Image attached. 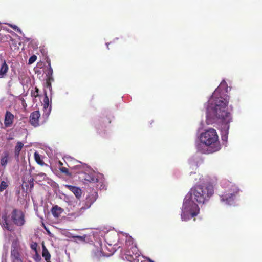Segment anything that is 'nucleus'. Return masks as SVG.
Segmentation results:
<instances>
[{"label": "nucleus", "mask_w": 262, "mask_h": 262, "mask_svg": "<svg viewBox=\"0 0 262 262\" xmlns=\"http://www.w3.org/2000/svg\"><path fill=\"white\" fill-rule=\"evenodd\" d=\"M2 219L3 220V227L8 231H13V226L11 224H9L8 222L7 216L6 215H3Z\"/></svg>", "instance_id": "obj_16"}, {"label": "nucleus", "mask_w": 262, "mask_h": 262, "mask_svg": "<svg viewBox=\"0 0 262 262\" xmlns=\"http://www.w3.org/2000/svg\"><path fill=\"white\" fill-rule=\"evenodd\" d=\"M239 191V190L236 186L231 185L229 188L224 190H217V193L220 196L221 202L226 204L232 205Z\"/></svg>", "instance_id": "obj_5"}, {"label": "nucleus", "mask_w": 262, "mask_h": 262, "mask_svg": "<svg viewBox=\"0 0 262 262\" xmlns=\"http://www.w3.org/2000/svg\"><path fill=\"white\" fill-rule=\"evenodd\" d=\"M14 116L10 112L7 111L5 114L4 125L6 127L12 126L13 123Z\"/></svg>", "instance_id": "obj_12"}, {"label": "nucleus", "mask_w": 262, "mask_h": 262, "mask_svg": "<svg viewBox=\"0 0 262 262\" xmlns=\"http://www.w3.org/2000/svg\"><path fill=\"white\" fill-rule=\"evenodd\" d=\"M79 179L84 183L88 182L95 183L98 181V179L93 172H81L79 176Z\"/></svg>", "instance_id": "obj_10"}, {"label": "nucleus", "mask_w": 262, "mask_h": 262, "mask_svg": "<svg viewBox=\"0 0 262 262\" xmlns=\"http://www.w3.org/2000/svg\"><path fill=\"white\" fill-rule=\"evenodd\" d=\"M45 96L43 99V102H44L43 107H44V108H47L49 105V98H48L46 93H45Z\"/></svg>", "instance_id": "obj_22"}, {"label": "nucleus", "mask_w": 262, "mask_h": 262, "mask_svg": "<svg viewBox=\"0 0 262 262\" xmlns=\"http://www.w3.org/2000/svg\"><path fill=\"white\" fill-rule=\"evenodd\" d=\"M53 75V69L51 68V64L49 62L48 64V69L47 70L46 72V76H51Z\"/></svg>", "instance_id": "obj_23"}, {"label": "nucleus", "mask_w": 262, "mask_h": 262, "mask_svg": "<svg viewBox=\"0 0 262 262\" xmlns=\"http://www.w3.org/2000/svg\"><path fill=\"white\" fill-rule=\"evenodd\" d=\"M12 139H13L12 137H9V138H8V140H12Z\"/></svg>", "instance_id": "obj_38"}, {"label": "nucleus", "mask_w": 262, "mask_h": 262, "mask_svg": "<svg viewBox=\"0 0 262 262\" xmlns=\"http://www.w3.org/2000/svg\"><path fill=\"white\" fill-rule=\"evenodd\" d=\"M9 158V153L7 151L4 152V156L1 159V164L3 166H5L8 163Z\"/></svg>", "instance_id": "obj_19"}, {"label": "nucleus", "mask_w": 262, "mask_h": 262, "mask_svg": "<svg viewBox=\"0 0 262 262\" xmlns=\"http://www.w3.org/2000/svg\"><path fill=\"white\" fill-rule=\"evenodd\" d=\"M58 165H59V166H62L63 165V163H62V162H61L60 161H59L58 162Z\"/></svg>", "instance_id": "obj_37"}, {"label": "nucleus", "mask_w": 262, "mask_h": 262, "mask_svg": "<svg viewBox=\"0 0 262 262\" xmlns=\"http://www.w3.org/2000/svg\"><path fill=\"white\" fill-rule=\"evenodd\" d=\"M40 117V113L38 111L33 112L30 116V123L34 127L39 125V118Z\"/></svg>", "instance_id": "obj_11"}, {"label": "nucleus", "mask_w": 262, "mask_h": 262, "mask_svg": "<svg viewBox=\"0 0 262 262\" xmlns=\"http://www.w3.org/2000/svg\"><path fill=\"white\" fill-rule=\"evenodd\" d=\"M31 96L35 98L39 96V89L37 88H35V90L31 92Z\"/></svg>", "instance_id": "obj_25"}, {"label": "nucleus", "mask_w": 262, "mask_h": 262, "mask_svg": "<svg viewBox=\"0 0 262 262\" xmlns=\"http://www.w3.org/2000/svg\"><path fill=\"white\" fill-rule=\"evenodd\" d=\"M59 170L61 172L64 173L66 176L71 177V173H70L69 171V170L68 168L64 167H61L59 168Z\"/></svg>", "instance_id": "obj_21"}, {"label": "nucleus", "mask_w": 262, "mask_h": 262, "mask_svg": "<svg viewBox=\"0 0 262 262\" xmlns=\"http://www.w3.org/2000/svg\"><path fill=\"white\" fill-rule=\"evenodd\" d=\"M23 146L24 144L22 142L19 141L17 143L14 150V154L16 157H18L19 156L20 151L22 149Z\"/></svg>", "instance_id": "obj_18"}, {"label": "nucleus", "mask_w": 262, "mask_h": 262, "mask_svg": "<svg viewBox=\"0 0 262 262\" xmlns=\"http://www.w3.org/2000/svg\"><path fill=\"white\" fill-rule=\"evenodd\" d=\"M46 176V175L45 173L41 172L36 175L35 178L37 179V177L39 176L41 178H42L43 179H45Z\"/></svg>", "instance_id": "obj_33"}, {"label": "nucleus", "mask_w": 262, "mask_h": 262, "mask_svg": "<svg viewBox=\"0 0 262 262\" xmlns=\"http://www.w3.org/2000/svg\"><path fill=\"white\" fill-rule=\"evenodd\" d=\"M97 199V193L94 192L91 193L88 195L86 197L85 202L84 206H82L80 208V210L75 213L76 216H79L82 212L86 209L89 208L91 205Z\"/></svg>", "instance_id": "obj_9"}, {"label": "nucleus", "mask_w": 262, "mask_h": 262, "mask_svg": "<svg viewBox=\"0 0 262 262\" xmlns=\"http://www.w3.org/2000/svg\"><path fill=\"white\" fill-rule=\"evenodd\" d=\"M42 256L47 262H50L51 255L44 244H42Z\"/></svg>", "instance_id": "obj_17"}, {"label": "nucleus", "mask_w": 262, "mask_h": 262, "mask_svg": "<svg viewBox=\"0 0 262 262\" xmlns=\"http://www.w3.org/2000/svg\"><path fill=\"white\" fill-rule=\"evenodd\" d=\"M63 212V209L58 205L54 206L51 209V212L54 217H59Z\"/></svg>", "instance_id": "obj_15"}, {"label": "nucleus", "mask_w": 262, "mask_h": 262, "mask_svg": "<svg viewBox=\"0 0 262 262\" xmlns=\"http://www.w3.org/2000/svg\"><path fill=\"white\" fill-rule=\"evenodd\" d=\"M47 80L51 81V82L54 81V78L53 77V75L51 76H47Z\"/></svg>", "instance_id": "obj_35"}, {"label": "nucleus", "mask_w": 262, "mask_h": 262, "mask_svg": "<svg viewBox=\"0 0 262 262\" xmlns=\"http://www.w3.org/2000/svg\"><path fill=\"white\" fill-rule=\"evenodd\" d=\"M76 237L78 238V239H80V240H83L84 238V237H83L82 236H76Z\"/></svg>", "instance_id": "obj_36"}, {"label": "nucleus", "mask_w": 262, "mask_h": 262, "mask_svg": "<svg viewBox=\"0 0 262 262\" xmlns=\"http://www.w3.org/2000/svg\"><path fill=\"white\" fill-rule=\"evenodd\" d=\"M33 258L36 262H39L41 260V257L37 252H35V254L33 256Z\"/></svg>", "instance_id": "obj_28"}, {"label": "nucleus", "mask_w": 262, "mask_h": 262, "mask_svg": "<svg viewBox=\"0 0 262 262\" xmlns=\"http://www.w3.org/2000/svg\"><path fill=\"white\" fill-rule=\"evenodd\" d=\"M46 86L48 88L49 90L51 89V81H48L47 80L46 81Z\"/></svg>", "instance_id": "obj_32"}, {"label": "nucleus", "mask_w": 262, "mask_h": 262, "mask_svg": "<svg viewBox=\"0 0 262 262\" xmlns=\"http://www.w3.org/2000/svg\"><path fill=\"white\" fill-rule=\"evenodd\" d=\"M200 212L198 205L191 200L190 197L187 196L184 200L181 212V219L186 221L191 217L196 216Z\"/></svg>", "instance_id": "obj_4"}, {"label": "nucleus", "mask_w": 262, "mask_h": 262, "mask_svg": "<svg viewBox=\"0 0 262 262\" xmlns=\"http://www.w3.org/2000/svg\"><path fill=\"white\" fill-rule=\"evenodd\" d=\"M37 244L36 242L32 243L31 245V248L35 252H37Z\"/></svg>", "instance_id": "obj_29"}, {"label": "nucleus", "mask_w": 262, "mask_h": 262, "mask_svg": "<svg viewBox=\"0 0 262 262\" xmlns=\"http://www.w3.org/2000/svg\"><path fill=\"white\" fill-rule=\"evenodd\" d=\"M11 220L16 226H21L24 225L25 220L23 211L17 209H14L11 213Z\"/></svg>", "instance_id": "obj_8"}, {"label": "nucleus", "mask_w": 262, "mask_h": 262, "mask_svg": "<svg viewBox=\"0 0 262 262\" xmlns=\"http://www.w3.org/2000/svg\"><path fill=\"white\" fill-rule=\"evenodd\" d=\"M8 25L11 28L13 29L14 30L16 31L17 32H18L19 33H21V30L17 26H16L15 25L10 24H9Z\"/></svg>", "instance_id": "obj_27"}, {"label": "nucleus", "mask_w": 262, "mask_h": 262, "mask_svg": "<svg viewBox=\"0 0 262 262\" xmlns=\"http://www.w3.org/2000/svg\"><path fill=\"white\" fill-rule=\"evenodd\" d=\"M227 131L226 130L225 131V134L224 135H222V140H227Z\"/></svg>", "instance_id": "obj_34"}, {"label": "nucleus", "mask_w": 262, "mask_h": 262, "mask_svg": "<svg viewBox=\"0 0 262 262\" xmlns=\"http://www.w3.org/2000/svg\"><path fill=\"white\" fill-rule=\"evenodd\" d=\"M7 183L4 181H2L0 184V192H2L4 190H5L7 188Z\"/></svg>", "instance_id": "obj_24"}, {"label": "nucleus", "mask_w": 262, "mask_h": 262, "mask_svg": "<svg viewBox=\"0 0 262 262\" xmlns=\"http://www.w3.org/2000/svg\"><path fill=\"white\" fill-rule=\"evenodd\" d=\"M194 199L199 204H205L207 202L214 193V189L212 185L206 186L198 185L191 189Z\"/></svg>", "instance_id": "obj_3"}, {"label": "nucleus", "mask_w": 262, "mask_h": 262, "mask_svg": "<svg viewBox=\"0 0 262 262\" xmlns=\"http://www.w3.org/2000/svg\"><path fill=\"white\" fill-rule=\"evenodd\" d=\"M226 93L225 91L221 93L220 88L214 91L209 101L207 112L213 119L220 120L228 124L231 122V118L230 113L227 110L229 97Z\"/></svg>", "instance_id": "obj_1"}, {"label": "nucleus", "mask_w": 262, "mask_h": 262, "mask_svg": "<svg viewBox=\"0 0 262 262\" xmlns=\"http://www.w3.org/2000/svg\"><path fill=\"white\" fill-rule=\"evenodd\" d=\"M127 248L122 252V258L130 262H138V257L140 256L139 250L134 244L133 239L129 238L126 241Z\"/></svg>", "instance_id": "obj_6"}, {"label": "nucleus", "mask_w": 262, "mask_h": 262, "mask_svg": "<svg viewBox=\"0 0 262 262\" xmlns=\"http://www.w3.org/2000/svg\"><path fill=\"white\" fill-rule=\"evenodd\" d=\"M150 262H154V261H152V260H150Z\"/></svg>", "instance_id": "obj_39"}, {"label": "nucleus", "mask_w": 262, "mask_h": 262, "mask_svg": "<svg viewBox=\"0 0 262 262\" xmlns=\"http://www.w3.org/2000/svg\"><path fill=\"white\" fill-rule=\"evenodd\" d=\"M36 59H37V56L35 55H33L29 58V60H28V63L30 64H32L36 60Z\"/></svg>", "instance_id": "obj_26"}, {"label": "nucleus", "mask_w": 262, "mask_h": 262, "mask_svg": "<svg viewBox=\"0 0 262 262\" xmlns=\"http://www.w3.org/2000/svg\"><path fill=\"white\" fill-rule=\"evenodd\" d=\"M102 122L110 123L111 122V120L110 117H105V118H102Z\"/></svg>", "instance_id": "obj_31"}, {"label": "nucleus", "mask_w": 262, "mask_h": 262, "mask_svg": "<svg viewBox=\"0 0 262 262\" xmlns=\"http://www.w3.org/2000/svg\"><path fill=\"white\" fill-rule=\"evenodd\" d=\"M20 246L17 239L14 240L11 249V259L12 262H23L20 255Z\"/></svg>", "instance_id": "obj_7"}, {"label": "nucleus", "mask_w": 262, "mask_h": 262, "mask_svg": "<svg viewBox=\"0 0 262 262\" xmlns=\"http://www.w3.org/2000/svg\"><path fill=\"white\" fill-rule=\"evenodd\" d=\"M200 140V143L197 144L196 148L201 153H213L219 151L221 148L218 135L213 128H209L202 133Z\"/></svg>", "instance_id": "obj_2"}, {"label": "nucleus", "mask_w": 262, "mask_h": 262, "mask_svg": "<svg viewBox=\"0 0 262 262\" xmlns=\"http://www.w3.org/2000/svg\"><path fill=\"white\" fill-rule=\"evenodd\" d=\"M28 183L30 186V188L32 189L33 188L34 186V179L31 178L30 180H28Z\"/></svg>", "instance_id": "obj_30"}, {"label": "nucleus", "mask_w": 262, "mask_h": 262, "mask_svg": "<svg viewBox=\"0 0 262 262\" xmlns=\"http://www.w3.org/2000/svg\"><path fill=\"white\" fill-rule=\"evenodd\" d=\"M34 159L35 161L40 165H43L45 164V163L41 159L40 156L38 153L37 152H35L34 153Z\"/></svg>", "instance_id": "obj_20"}, {"label": "nucleus", "mask_w": 262, "mask_h": 262, "mask_svg": "<svg viewBox=\"0 0 262 262\" xmlns=\"http://www.w3.org/2000/svg\"><path fill=\"white\" fill-rule=\"evenodd\" d=\"M9 70V67L5 60H4L0 67V78H5Z\"/></svg>", "instance_id": "obj_14"}, {"label": "nucleus", "mask_w": 262, "mask_h": 262, "mask_svg": "<svg viewBox=\"0 0 262 262\" xmlns=\"http://www.w3.org/2000/svg\"><path fill=\"white\" fill-rule=\"evenodd\" d=\"M64 187L72 191L77 199H80L82 195V191L79 187L70 185H64Z\"/></svg>", "instance_id": "obj_13"}]
</instances>
